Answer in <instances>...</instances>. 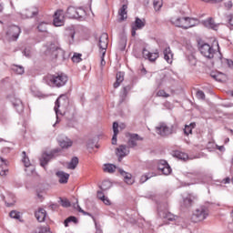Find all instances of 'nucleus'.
I'll use <instances>...</instances> for the list:
<instances>
[{
	"instance_id": "f257e3e1",
	"label": "nucleus",
	"mask_w": 233,
	"mask_h": 233,
	"mask_svg": "<svg viewBox=\"0 0 233 233\" xmlns=\"http://www.w3.org/2000/svg\"><path fill=\"white\" fill-rule=\"evenodd\" d=\"M198 50L200 54L207 59H221V52L219 51L218 44V50H215L212 46L207 43L199 44Z\"/></svg>"
},
{
	"instance_id": "f03ea898",
	"label": "nucleus",
	"mask_w": 233,
	"mask_h": 233,
	"mask_svg": "<svg viewBox=\"0 0 233 233\" xmlns=\"http://www.w3.org/2000/svg\"><path fill=\"white\" fill-rule=\"evenodd\" d=\"M7 99L18 114H23V111L25 110V104H23V100H21L15 92L9 93L7 95Z\"/></svg>"
},
{
	"instance_id": "7ed1b4c3",
	"label": "nucleus",
	"mask_w": 233,
	"mask_h": 233,
	"mask_svg": "<svg viewBox=\"0 0 233 233\" xmlns=\"http://www.w3.org/2000/svg\"><path fill=\"white\" fill-rule=\"evenodd\" d=\"M66 15L69 19H80L83 21L85 17H86V11L83 9V7H74L69 6L66 11Z\"/></svg>"
},
{
	"instance_id": "20e7f679",
	"label": "nucleus",
	"mask_w": 233,
	"mask_h": 233,
	"mask_svg": "<svg viewBox=\"0 0 233 233\" xmlns=\"http://www.w3.org/2000/svg\"><path fill=\"white\" fill-rule=\"evenodd\" d=\"M206 218H208V208H207L205 206H202L194 211L192 215V221L194 223H199V221H205Z\"/></svg>"
},
{
	"instance_id": "39448f33",
	"label": "nucleus",
	"mask_w": 233,
	"mask_h": 233,
	"mask_svg": "<svg viewBox=\"0 0 233 233\" xmlns=\"http://www.w3.org/2000/svg\"><path fill=\"white\" fill-rule=\"evenodd\" d=\"M65 56V51L61 47L57 46L56 44H50L47 46L46 56L50 57V59H57V56Z\"/></svg>"
},
{
	"instance_id": "423d86ee",
	"label": "nucleus",
	"mask_w": 233,
	"mask_h": 233,
	"mask_svg": "<svg viewBox=\"0 0 233 233\" xmlns=\"http://www.w3.org/2000/svg\"><path fill=\"white\" fill-rule=\"evenodd\" d=\"M50 83V86H58V87H61L63 86L64 85H66L67 81H68V76H66V75L65 74H60L56 76H52L50 79H49Z\"/></svg>"
},
{
	"instance_id": "0eeeda50",
	"label": "nucleus",
	"mask_w": 233,
	"mask_h": 233,
	"mask_svg": "<svg viewBox=\"0 0 233 233\" xmlns=\"http://www.w3.org/2000/svg\"><path fill=\"white\" fill-rule=\"evenodd\" d=\"M156 132L159 136H170L174 132V126H167L165 123H160L156 127Z\"/></svg>"
},
{
	"instance_id": "6e6552de",
	"label": "nucleus",
	"mask_w": 233,
	"mask_h": 233,
	"mask_svg": "<svg viewBox=\"0 0 233 233\" xmlns=\"http://www.w3.org/2000/svg\"><path fill=\"white\" fill-rule=\"evenodd\" d=\"M21 34V28L17 25H11L6 32V38L9 41H17L19 35Z\"/></svg>"
},
{
	"instance_id": "1a4fd4ad",
	"label": "nucleus",
	"mask_w": 233,
	"mask_h": 233,
	"mask_svg": "<svg viewBox=\"0 0 233 233\" xmlns=\"http://www.w3.org/2000/svg\"><path fill=\"white\" fill-rule=\"evenodd\" d=\"M174 23L179 27L184 28L185 30H187V28H192V26H196V23H198V20L190 17H182V24H179V20L174 19Z\"/></svg>"
},
{
	"instance_id": "9d476101",
	"label": "nucleus",
	"mask_w": 233,
	"mask_h": 233,
	"mask_svg": "<svg viewBox=\"0 0 233 233\" xmlns=\"http://www.w3.org/2000/svg\"><path fill=\"white\" fill-rule=\"evenodd\" d=\"M66 103H68V98L66 96V95H61L55 102L54 110L56 116V122L53 125V127H56V125L59 123V106H61V105H66Z\"/></svg>"
},
{
	"instance_id": "9b49d317",
	"label": "nucleus",
	"mask_w": 233,
	"mask_h": 233,
	"mask_svg": "<svg viewBox=\"0 0 233 233\" xmlns=\"http://www.w3.org/2000/svg\"><path fill=\"white\" fill-rule=\"evenodd\" d=\"M157 168L164 174V176H168L172 173V167L168 165L167 160H158L157 161Z\"/></svg>"
},
{
	"instance_id": "f8f14e48",
	"label": "nucleus",
	"mask_w": 233,
	"mask_h": 233,
	"mask_svg": "<svg viewBox=\"0 0 233 233\" xmlns=\"http://www.w3.org/2000/svg\"><path fill=\"white\" fill-rule=\"evenodd\" d=\"M98 46L100 48V52L103 53V56L106 55V48H108V35L104 33L99 37Z\"/></svg>"
},
{
	"instance_id": "ddd939ff",
	"label": "nucleus",
	"mask_w": 233,
	"mask_h": 233,
	"mask_svg": "<svg viewBox=\"0 0 233 233\" xmlns=\"http://www.w3.org/2000/svg\"><path fill=\"white\" fill-rule=\"evenodd\" d=\"M127 137H128L127 145L132 148H134V147H137V141H143V137L136 133H127Z\"/></svg>"
},
{
	"instance_id": "4468645a",
	"label": "nucleus",
	"mask_w": 233,
	"mask_h": 233,
	"mask_svg": "<svg viewBox=\"0 0 233 233\" xmlns=\"http://www.w3.org/2000/svg\"><path fill=\"white\" fill-rule=\"evenodd\" d=\"M127 128L125 124H118L117 122L113 123V137H112V145H117V134H119V129L124 130Z\"/></svg>"
},
{
	"instance_id": "2eb2a0df",
	"label": "nucleus",
	"mask_w": 233,
	"mask_h": 233,
	"mask_svg": "<svg viewBox=\"0 0 233 233\" xmlns=\"http://www.w3.org/2000/svg\"><path fill=\"white\" fill-rule=\"evenodd\" d=\"M157 212L159 218L162 219H166L167 221H174V219H176V216H174V214L170 213L167 208L162 209L161 206L157 208Z\"/></svg>"
},
{
	"instance_id": "dca6fc26",
	"label": "nucleus",
	"mask_w": 233,
	"mask_h": 233,
	"mask_svg": "<svg viewBox=\"0 0 233 233\" xmlns=\"http://www.w3.org/2000/svg\"><path fill=\"white\" fill-rule=\"evenodd\" d=\"M23 163L25 167V172L30 175V174H34L35 170V167H34V166H32V164L30 163V158L27 157L26 156V152H23Z\"/></svg>"
},
{
	"instance_id": "f3484780",
	"label": "nucleus",
	"mask_w": 233,
	"mask_h": 233,
	"mask_svg": "<svg viewBox=\"0 0 233 233\" xmlns=\"http://www.w3.org/2000/svg\"><path fill=\"white\" fill-rule=\"evenodd\" d=\"M116 154L118 157V161L121 162L123 157H126V156H128V154H130V150L127 146L121 145L116 149Z\"/></svg>"
},
{
	"instance_id": "a211bd4d",
	"label": "nucleus",
	"mask_w": 233,
	"mask_h": 233,
	"mask_svg": "<svg viewBox=\"0 0 233 233\" xmlns=\"http://www.w3.org/2000/svg\"><path fill=\"white\" fill-rule=\"evenodd\" d=\"M53 23L55 26H63V25H65V15H63L62 10H58L55 13Z\"/></svg>"
},
{
	"instance_id": "6ab92c4d",
	"label": "nucleus",
	"mask_w": 233,
	"mask_h": 233,
	"mask_svg": "<svg viewBox=\"0 0 233 233\" xmlns=\"http://www.w3.org/2000/svg\"><path fill=\"white\" fill-rule=\"evenodd\" d=\"M57 141L62 148H70L74 142L67 137L62 136L57 138Z\"/></svg>"
},
{
	"instance_id": "aec40b11",
	"label": "nucleus",
	"mask_w": 233,
	"mask_h": 233,
	"mask_svg": "<svg viewBox=\"0 0 233 233\" xmlns=\"http://www.w3.org/2000/svg\"><path fill=\"white\" fill-rule=\"evenodd\" d=\"M35 216L39 223H43L46 219V210H45L43 208H39L35 211Z\"/></svg>"
},
{
	"instance_id": "412c9836",
	"label": "nucleus",
	"mask_w": 233,
	"mask_h": 233,
	"mask_svg": "<svg viewBox=\"0 0 233 233\" xmlns=\"http://www.w3.org/2000/svg\"><path fill=\"white\" fill-rule=\"evenodd\" d=\"M194 199H196V196H194V194L183 195V205H184V207L188 208L194 203Z\"/></svg>"
},
{
	"instance_id": "4be33fe9",
	"label": "nucleus",
	"mask_w": 233,
	"mask_h": 233,
	"mask_svg": "<svg viewBox=\"0 0 233 233\" xmlns=\"http://www.w3.org/2000/svg\"><path fill=\"white\" fill-rule=\"evenodd\" d=\"M117 171L124 177V181L127 185H134V179H132V174L126 172L122 168H118Z\"/></svg>"
},
{
	"instance_id": "5701e85b",
	"label": "nucleus",
	"mask_w": 233,
	"mask_h": 233,
	"mask_svg": "<svg viewBox=\"0 0 233 233\" xmlns=\"http://www.w3.org/2000/svg\"><path fill=\"white\" fill-rule=\"evenodd\" d=\"M142 56L145 59H148V61L154 62L157 57H159V54L157 53H150L147 49H143Z\"/></svg>"
},
{
	"instance_id": "b1692460",
	"label": "nucleus",
	"mask_w": 233,
	"mask_h": 233,
	"mask_svg": "<svg viewBox=\"0 0 233 233\" xmlns=\"http://www.w3.org/2000/svg\"><path fill=\"white\" fill-rule=\"evenodd\" d=\"M8 174V161L0 157V176Z\"/></svg>"
},
{
	"instance_id": "393cba45",
	"label": "nucleus",
	"mask_w": 233,
	"mask_h": 233,
	"mask_svg": "<svg viewBox=\"0 0 233 233\" xmlns=\"http://www.w3.org/2000/svg\"><path fill=\"white\" fill-rule=\"evenodd\" d=\"M56 177H58L59 183L62 185L65 183H68V179L70 178V174L66 173L64 171H57L56 173Z\"/></svg>"
},
{
	"instance_id": "a878e982",
	"label": "nucleus",
	"mask_w": 233,
	"mask_h": 233,
	"mask_svg": "<svg viewBox=\"0 0 233 233\" xmlns=\"http://www.w3.org/2000/svg\"><path fill=\"white\" fill-rule=\"evenodd\" d=\"M53 157H54V155L52 153H50V154L43 153L40 157L41 167H43L45 168V167H46V165H48V161H50V159H53Z\"/></svg>"
},
{
	"instance_id": "bb28decb",
	"label": "nucleus",
	"mask_w": 233,
	"mask_h": 233,
	"mask_svg": "<svg viewBox=\"0 0 233 233\" xmlns=\"http://www.w3.org/2000/svg\"><path fill=\"white\" fill-rule=\"evenodd\" d=\"M211 77H213V79L216 81H218V83H225V81L228 79L227 75L219 72L211 73Z\"/></svg>"
},
{
	"instance_id": "cd10ccee",
	"label": "nucleus",
	"mask_w": 233,
	"mask_h": 233,
	"mask_svg": "<svg viewBox=\"0 0 233 233\" xmlns=\"http://www.w3.org/2000/svg\"><path fill=\"white\" fill-rule=\"evenodd\" d=\"M164 59L167 61V63L172 65V62L174 61V54H172L170 47H167L164 50Z\"/></svg>"
},
{
	"instance_id": "c85d7f7f",
	"label": "nucleus",
	"mask_w": 233,
	"mask_h": 233,
	"mask_svg": "<svg viewBox=\"0 0 233 233\" xmlns=\"http://www.w3.org/2000/svg\"><path fill=\"white\" fill-rule=\"evenodd\" d=\"M3 200L5 201L6 207H14V205H15V196H14V194L4 197Z\"/></svg>"
},
{
	"instance_id": "c756f323",
	"label": "nucleus",
	"mask_w": 233,
	"mask_h": 233,
	"mask_svg": "<svg viewBox=\"0 0 233 233\" xmlns=\"http://www.w3.org/2000/svg\"><path fill=\"white\" fill-rule=\"evenodd\" d=\"M127 9H128V5H123L122 7L119 9L118 15H119L120 21H125V19H127Z\"/></svg>"
},
{
	"instance_id": "7c9ffc66",
	"label": "nucleus",
	"mask_w": 233,
	"mask_h": 233,
	"mask_svg": "<svg viewBox=\"0 0 233 233\" xmlns=\"http://www.w3.org/2000/svg\"><path fill=\"white\" fill-rule=\"evenodd\" d=\"M132 28L135 30H141L145 28V20L137 17L135 23L132 24Z\"/></svg>"
},
{
	"instance_id": "2f4dec72",
	"label": "nucleus",
	"mask_w": 233,
	"mask_h": 233,
	"mask_svg": "<svg viewBox=\"0 0 233 233\" xmlns=\"http://www.w3.org/2000/svg\"><path fill=\"white\" fill-rule=\"evenodd\" d=\"M123 81H125V73L123 72L116 73V81L114 83V88H118V86H120Z\"/></svg>"
},
{
	"instance_id": "473e14b6",
	"label": "nucleus",
	"mask_w": 233,
	"mask_h": 233,
	"mask_svg": "<svg viewBox=\"0 0 233 233\" xmlns=\"http://www.w3.org/2000/svg\"><path fill=\"white\" fill-rule=\"evenodd\" d=\"M35 11L32 10V9H25L24 11H22L21 15L23 19H30L33 16L35 15Z\"/></svg>"
},
{
	"instance_id": "72a5a7b5",
	"label": "nucleus",
	"mask_w": 233,
	"mask_h": 233,
	"mask_svg": "<svg viewBox=\"0 0 233 233\" xmlns=\"http://www.w3.org/2000/svg\"><path fill=\"white\" fill-rule=\"evenodd\" d=\"M119 167H116L114 164H105L103 170L104 172H107L108 174H114L116 170H117Z\"/></svg>"
},
{
	"instance_id": "f704fd0d",
	"label": "nucleus",
	"mask_w": 233,
	"mask_h": 233,
	"mask_svg": "<svg viewBox=\"0 0 233 233\" xmlns=\"http://www.w3.org/2000/svg\"><path fill=\"white\" fill-rule=\"evenodd\" d=\"M77 165H79V158H77V157H74L67 164V168L69 170H76Z\"/></svg>"
},
{
	"instance_id": "c9c22d12",
	"label": "nucleus",
	"mask_w": 233,
	"mask_h": 233,
	"mask_svg": "<svg viewBox=\"0 0 233 233\" xmlns=\"http://www.w3.org/2000/svg\"><path fill=\"white\" fill-rule=\"evenodd\" d=\"M204 26L206 28H212V30H216L218 28V25L214 22V19L208 18L203 22Z\"/></svg>"
},
{
	"instance_id": "e433bc0d",
	"label": "nucleus",
	"mask_w": 233,
	"mask_h": 233,
	"mask_svg": "<svg viewBox=\"0 0 233 233\" xmlns=\"http://www.w3.org/2000/svg\"><path fill=\"white\" fill-rule=\"evenodd\" d=\"M70 223H74V225H77L79 223V220L77 219V218L71 216L65 219L64 225L65 227H68Z\"/></svg>"
},
{
	"instance_id": "4c0bfd02",
	"label": "nucleus",
	"mask_w": 233,
	"mask_h": 233,
	"mask_svg": "<svg viewBox=\"0 0 233 233\" xmlns=\"http://www.w3.org/2000/svg\"><path fill=\"white\" fill-rule=\"evenodd\" d=\"M194 177L197 179L195 183H208V180H207V177L201 176L198 172L194 173Z\"/></svg>"
},
{
	"instance_id": "58836bf2",
	"label": "nucleus",
	"mask_w": 233,
	"mask_h": 233,
	"mask_svg": "<svg viewBox=\"0 0 233 233\" xmlns=\"http://www.w3.org/2000/svg\"><path fill=\"white\" fill-rule=\"evenodd\" d=\"M194 128H196V123L192 122L189 125H186L185 128H184V134L186 136H189V134H192V130H194Z\"/></svg>"
},
{
	"instance_id": "ea45409f",
	"label": "nucleus",
	"mask_w": 233,
	"mask_h": 233,
	"mask_svg": "<svg viewBox=\"0 0 233 233\" xmlns=\"http://www.w3.org/2000/svg\"><path fill=\"white\" fill-rule=\"evenodd\" d=\"M11 70H13V72H15L16 74H18L19 76L25 74V67L21 66H17V65H13L11 66Z\"/></svg>"
},
{
	"instance_id": "a19ab883",
	"label": "nucleus",
	"mask_w": 233,
	"mask_h": 233,
	"mask_svg": "<svg viewBox=\"0 0 233 233\" xmlns=\"http://www.w3.org/2000/svg\"><path fill=\"white\" fill-rule=\"evenodd\" d=\"M76 37V31L71 29L69 34L66 35V41L69 45H74V39Z\"/></svg>"
},
{
	"instance_id": "79ce46f5",
	"label": "nucleus",
	"mask_w": 233,
	"mask_h": 233,
	"mask_svg": "<svg viewBox=\"0 0 233 233\" xmlns=\"http://www.w3.org/2000/svg\"><path fill=\"white\" fill-rule=\"evenodd\" d=\"M38 32L46 33L48 30V23L40 22L37 25Z\"/></svg>"
},
{
	"instance_id": "37998d69",
	"label": "nucleus",
	"mask_w": 233,
	"mask_h": 233,
	"mask_svg": "<svg viewBox=\"0 0 233 233\" xmlns=\"http://www.w3.org/2000/svg\"><path fill=\"white\" fill-rule=\"evenodd\" d=\"M153 6L156 12H159L163 7V0H154Z\"/></svg>"
},
{
	"instance_id": "c03bdc74",
	"label": "nucleus",
	"mask_w": 233,
	"mask_h": 233,
	"mask_svg": "<svg viewBox=\"0 0 233 233\" xmlns=\"http://www.w3.org/2000/svg\"><path fill=\"white\" fill-rule=\"evenodd\" d=\"M156 177V173H147L140 177V183H147L150 177Z\"/></svg>"
},
{
	"instance_id": "a18cd8bd",
	"label": "nucleus",
	"mask_w": 233,
	"mask_h": 233,
	"mask_svg": "<svg viewBox=\"0 0 233 233\" xmlns=\"http://www.w3.org/2000/svg\"><path fill=\"white\" fill-rule=\"evenodd\" d=\"M112 187V182L110 180H104L100 186L101 190H108Z\"/></svg>"
},
{
	"instance_id": "49530a36",
	"label": "nucleus",
	"mask_w": 233,
	"mask_h": 233,
	"mask_svg": "<svg viewBox=\"0 0 233 233\" xmlns=\"http://www.w3.org/2000/svg\"><path fill=\"white\" fill-rule=\"evenodd\" d=\"M175 156L177 157V159H181L182 161H186V159H188V155L181 151H177L175 153Z\"/></svg>"
},
{
	"instance_id": "de8ad7c7",
	"label": "nucleus",
	"mask_w": 233,
	"mask_h": 233,
	"mask_svg": "<svg viewBox=\"0 0 233 233\" xmlns=\"http://www.w3.org/2000/svg\"><path fill=\"white\" fill-rule=\"evenodd\" d=\"M187 61L189 62V65L192 66H196L198 65V58H196V56L191 55L187 57Z\"/></svg>"
},
{
	"instance_id": "09e8293b",
	"label": "nucleus",
	"mask_w": 233,
	"mask_h": 233,
	"mask_svg": "<svg viewBox=\"0 0 233 233\" xmlns=\"http://www.w3.org/2000/svg\"><path fill=\"white\" fill-rule=\"evenodd\" d=\"M157 96L158 97H168L170 94L168 92L165 91V89H159L157 93Z\"/></svg>"
},
{
	"instance_id": "8fccbe9b",
	"label": "nucleus",
	"mask_w": 233,
	"mask_h": 233,
	"mask_svg": "<svg viewBox=\"0 0 233 233\" xmlns=\"http://www.w3.org/2000/svg\"><path fill=\"white\" fill-rule=\"evenodd\" d=\"M92 219L95 223V228H96V233H103V229H101V225L96 221V218L92 217Z\"/></svg>"
},
{
	"instance_id": "3c124183",
	"label": "nucleus",
	"mask_w": 233,
	"mask_h": 233,
	"mask_svg": "<svg viewBox=\"0 0 233 233\" xmlns=\"http://www.w3.org/2000/svg\"><path fill=\"white\" fill-rule=\"evenodd\" d=\"M60 205L65 208H68L70 207V201L66 198H60Z\"/></svg>"
},
{
	"instance_id": "603ef678",
	"label": "nucleus",
	"mask_w": 233,
	"mask_h": 233,
	"mask_svg": "<svg viewBox=\"0 0 233 233\" xmlns=\"http://www.w3.org/2000/svg\"><path fill=\"white\" fill-rule=\"evenodd\" d=\"M32 94L33 96H35V97H45L46 96L43 95V93H41V91H39V89L35 88V89H32Z\"/></svg>"
},
{
	"instance_id": "864d4df0",
	"label": "nucleus",
	"mask_w": 233,
	"mask_h": 233,
	"mask_svg": "<svg viewBox=\"0 0 233 233\" xmlns=\"http://www.w3.org/2000/svg\"><path fill=\"white\" fill-rule=\"evenodd\" d=\"M10 218H12L13 219H19V218H21V215L19 214V212L13 210L9 213Z\"/></svg>"
},
{
	"instance_id": "5fc2aeb1",
	"label": "nucleus",
	"mask_w": 233,
	"mask_h": 233,
	"mask_svg": "<svg viewBox=\"0 0 233 233\" xmlns=\"http://www.w3.org/2000/svg\"><path fill=\"white\" fill-rule=\"evenodd\" d=\"M76 208H77L78 212H81L82 214H84V216H90V218H94V216H92V214L83 210V208H81V206H79V204H76Z\"/></svg>"
},
{
	"instance_id": "6e6d98bb",
	"label": "nucleus",
	"mask_w": 233,
	"mask_h": 233,
	"mask_svg": "<svg viewBox=\"0 0 233 233\" xmlns=\"http://www.w3.org/2000/svg\"><path fill=\"white\" fill-rule=\"evenodd\" d=\"M73 63H80L81 61V54H75L72 57Z\"/></svg>"
},
{
	"instance_id": "4d7b16f0",
	"label": "nucleus",
	"mask_w": 233,
	"mask_h": 233,
	"mask_svg": "<svg viewBox=\"0 0 233 233\" xmlns=\"http://www.w3.org/2000/svg\"><path fill=\"white\" fill-rule=\"evenodd\" d=\"M127 94H128V89L127 88L121 89L120 91L121 101H125V96H127Z\"/></svg>"
},
{
	"instance_id": "13d9d810",
	"label": "nucleus",
	"mask_w": 233,
	"mask_h": 233,
	"mask_svg": "<svg viewBox=\"0 0 233 233\" xmlns=\"http://www.w3.org/2000/svg\"><path fill=\"white\" fill-rule=\"evenodd\" d=\"M174 19H177V20H178L177 23H179V25H182V23H183V17L173 16V17L171 18V23H172V25H175V26H177V24L174 22Z\"/></svg>"
},
{
	"instance_id": "bf43d9fd",
	"label": "nucleus",
	"mask_w": 233,
	"mask_h": 233,
	"mask_svg": "<svg viewBox=\"0 0 233 233\" xmlns=\"http://www.w3.org/2000/svg\"><path fill=\"white\" fill-rule=\"evenodd\" d=\"M197 97L198 99H201L202 101H205V93L201 90L197 91Z\"/></svg>"
},
{
	"instance_id": "052dcab7",
	"label": "nucleus",
	"mask_w": 233,
	"mask_h": 233,
	"mask_svg": "<svg viewBox=\"0 0 233 233\" xmlns=\"http://www.w3.org/2000/svg\"><path fill=\"white\" fill-rule=\"evenodd\" d=\"M100 59L101 66H105L106 65V62L105 61V55H103V52H100Z\"/></svg>"
},
{
	"instance_id": "680f3d73",
	"label": "nucleus",
	"mask_w": 233,
	"mask_h": 233,
	"mask_svg": "<svg viewBox=\"0 0 233 233\" xmlns=\"http://www.w3.org/2000/svg\"><path fill=\"white\" fill-rule=\"evenodd\" d=\"M24 56H25V57H30V54H32V51L30 50V48H25L23 51Z\"/></svg>"
},
{
	"instance_id": "e2e57ef3",
	"label": "nucleus",
	"mask_w": 233,
	"mask_h": 233,
	"mask_svg": "<svg viewBox=\"0 0 233 233\" xmlns=\"http://www.w3.org/2000/svg\"><path fill=\"white\" fill-rule=\"evenodd\" d=\"M97 198L100 200L105 199V194H103V191H97Z\"/></svg>"
},
{
	"instance_id": "0e129e2a",
	"label": "nucleus",
	"mask_w": 233,
	"mask_h": 233,
	"mask_svg": "<svg viewBox=\"0 0 233 233\" xmlns=\"http://www.w3.org/2000/svg\"><path fill=\"white\" fill-rule=\"evenodd\" d=\"M39 233H51L50 228H43L40 229Z\"/></svg>"
},
{
	"instance_id": "69168bd1",
	"label": "nucleus",
	"mask_w": 233,
	"mask_h": 233,
	"mask_svg": "<svg viewBox=\"0 0 233 233\" xmlns=\"http://www.w3.org/2000/svg\"><path fill=\"white\" fill-rule=\"evenodd\" d=\"M101 201H103L105 205H110V199H108V198L106 197H104V198H102Z\"/></svg>"
},
{
	"instance_id": "338daca9",
	"label": "nucleus",
	"mask_w": 233,
	"mask_h": 233,
	"mask_svg": "<svg viewBox=\"0 0 233 233\" xmlns=\"http://www.w3.org/2000/svg\"><path fill=\"white\" fill-rule=\"evenodd\" d=\"M58 207L59 206L57 204H51L49 208H51V210H57Z\"/></svg>"
},
{
	"instance_id": "774afa93",
	"label": "nucleus",
	"mask_w": 233,
	"mask_h": 233,
	"mask_svg": "<svg viewBox=\"0 0 233 233\" xmlns=\"http://www.w3.org/2000/svg\"><path fill=\"white\" fill-rule=\"evenodd\" d=\"M0 123H2V125H6V123H8V118L6 117L0 118Z\"/></svg>"
}]
</instances>
